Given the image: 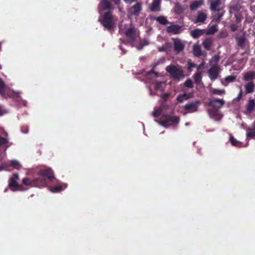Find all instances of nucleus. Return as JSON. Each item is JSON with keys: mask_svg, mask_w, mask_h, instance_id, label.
Returning <instances> with one entry per match:
<instances>
[{"mask_svg": "<svg viewBox=\"0 0 255 255\" xmlns=\"http://www.w3.org/2000/svg\"><path fill=\"white\" fill-rule=\"evenodd\" d=\"M120 30L121 32H124L130 40H133L137 35L136 30L134 27L130 26L127 28V24L124 23V21L120 26Z\"/></svg>", "mask_w": 255, "mask_h": 255, "instance_id": "f257e3e1", "label": "nucleus"}, {"mask_svg": "<svg viewBox=\"0 0 255 255\" xmlns=\"http://www.w3.org/2000/svg\"><path fill=\"white\" fill-rule=\"evenodd\" d=\"M166 70L172 78L178 80L183 77V71L180 68L174 65L167 66Z\"/></svg>", "mask_w": 255, "mask_h": 255, "instance_id": "f03ea898", "label": "nucleus"}, {"mask_svg": "<svg viewBox=\"0 0 255 255\" xmlns=\"http://www.w3.org/2000/svg\"><path fill=\"white\" fill-rule=\"evenodd\" d=\"M179 118L177 117L166 116L158 123L161 126L167 128L170 125L178 123Z\"/></svg>", "mask_w": 255, "mask_h": 255, "instance_id": "7ed1b4c3", "label": "nucleus"}, {"mask_svg": "<svg viewBox=\"0 0 255 255\" xmlns=\"http://www.w3.org/2000/svg\"><path fill=\"white\" fill-rule=\"evenodd\" d=\"M115 23V20L109 12H106L104 16L102 24L107 29L112 28Z\"/></svg>", "mask_w": 255, "mask_h": 255, "instance_id": "20e7f679", "label": "nucleus"}, {"mask_svg": "<svg viewBox=\"0 0 255 255\" xmlns=\"http://www.w3.org/2000/svg\"><path fill=\"white\" fill-rule=\"evenodd\" d=\"M221 69L218 64H214L211 66V68L208 71V74L211 80H215L218 78Z\"/></svg>", "mask_w": 255, "mask_h": 255, "instance_id": "39448f33", "label": "nucleus"}, {"mask_svg": "<svg viewBox=\"0 0 255 255\" xmlns=\"http://www.w3.org/2000/svg\"><path fill=\"white\" fill-rule=\"evenodd\" d=\"M224 104L225 101L223 99H213L209 101V105L216 110L221 108Z\"/></svg>", "mask_w": 255, "mask_h": 255, "instance_id": "423d86ee", "label": "nucleus"}, {"mask_svg": "<svg viewBox=\"0 0 255 255\" xmlns=\"http://www.w3.org/2000/svg\"><path fill=\"white\" fill-rule=\"evenodd\" d=\"M141 9V3L137 2L128 9V12L130 15H137Z\"/></svg>", "mask_w": 255, "mask_h": 255, "instance_id": "0eeeda50", "label": "nucleus"}, {"mask_svg": "<svg viewBox=\"0 0 255 255\" xmlns=\"http://www.w3.org/2000/svg\"><path fill=\"white\" fill-rule=\"evenodd\" d=\"M200 102L196 101L194 103H191L188 104H186L184 106V109L187 111V113H193L197 111L198 106H199ZM184 115L185 113L184 114Z\"/></svg>", "mask_w": 255, "mask_h": 255, "instance_id": "6e6552de", "label": "nucleus"}, {"mask_svg": "<svg viewBox=\"0 0 255 255\" xmlns=\"http://www.w3.org/2000/svg\"><path fill=\"white\" fill-rule=\"evenodd\" d=\"M18 175L16 174H14L10 179V182L9 183V186L10 188L13 191L20 190V188L18 186L16 183V181L18 180Z\"/></svg>", "mask_w": 255, "mask_h": 255, "instance_id": "1a4fd4ad", "label": "nucleus"}, {"mask_svg": "<svg viewBox=\"0 0 255 255\" xmlns=\"http://www.w3.org/2000/svg\"><path fill=\"white\" fill-rule=\"evenodd\" d=\"M110 7L111 4L108 0H103L102 1L99 6V12L100 14H103L104 13V11L110 8Z\"/></svg>", "mask_w": 255, "mask_h": 255, "instance_id": "9d476101", "label": "nucleus"}, {"mask_svg": "<svg viewBox=\"0 0 255 255\" xmlns=\"http://www.w3.org/2000/svg\"><path fill=\"white\" fill-rule=\"evenodd\" d=\"M40 174L43 177H46L50 180H51L54 178L53 172L50 169H47L45 170L41 171Z\"/></svg>", "mask_w": 255, "mask_h": 255, "instance_id": "9b49d317", "label": "nucleus"}, {"mask_svg": "<svg viewBox=\"0 0 255 255\" xmlns=\"http://www.w3.org/2000/svg\"><path fill=\"white\" fill-rule=\"evenodd\" d=\"M207 18L205 13L199 11L198 12L196 19L194 20V23L203 22Z\"/></svg>", "mask_w": 255, "mask_h": 255, "instance_id": "f8f14e48", "label": "nucleus"}, {"mask_svg": "<svg viewBox=\"0 0 255 255\" xmlns=\"http://www.w3.org/2000/svg\"><path fill=\"white\" fill-rule=\"evenodd\" d=\"M167 31L169 33L173 34H177L181 31V27L177 25H171L167 27Z\"/></svg>", "mask_w": 255, "mask_h": 255, "instance_id": "ddd939ff", "label": "nucleus"}, {"mask_svg": "<svg viewBox=\"0 0 255 255\" xmlns=\"http://www.w3.org/2000/svg\"><path fill=\"white\" fill-rule=\"evenodd\" d=\"M67 187V185L64 183H61L55 186L51 187L49 190L53 193L60 192Z\"/></svg>", "mask_w": 255, "mask_h": 255, "instance_id": "4468645a", "label": "nucleus"}, {"mask_svg": "<svg viewBox=\"0 0 255 255\" xmlns=\"http://www.w3.org/2000/svg\"><path fill=\"white\" fill-rule=\"evenodd\" d=\"M174 49L177 52L181 51L184 47L183 43L178 39H175L174 41Z\"/></svg>", "mask_w": 255, "mask_h": 255, "instance_id": "2eb2a0df", "label": "nucleus"}, {"mask_svg": "<svg viewBox=\"0 0 255 255\" xmlns=\"http://www.w3.org/2000/svg\"><path fill=\"white\" fill-rule=\"evenodd\" d=\"M208 113L210 117L216 121L219 120L222 117V115L216 111H209Z\"/></svg>", "mask_w": 255, "mask_h": 255, "instance_id": "dca6fc26", "label": "nucleus"}, {"mask_svg": "<svg viewBox=\"0 0 255 255\" xmlns=\"http://www.w3.org/2000/svg\"><path fill=\"white\" fill-rule=\"evenodd\" d=\"M247 112L251 113L255 108V100L250 99L248 104L247 105Z\"/></svg>", "mask_w": 255, "mask_h": 255, "instance_id": "f3484780", "label": "nucleus"}, {"mask_svg": "<svg viewBox=\"0 0 255 255\" xmlns=\"http://www.w3.org/2000/svg\"><path fill=\"white\" fill-rule=\"evenodd\" d=\"M255 85L252 81L248 82L245 85L246 92L247 93H251L254 91Z\"/></svg>", "mask_w": 255, "mask_h": 255, "instance_id": "a211bd4d", "label": "nucleus"}, {"mask_svg": "<svg viewBox=\"0 0 255 255\" xmlns=\"http://www.w3.org/2000/svg\"><path fill=\"white\" fill-rule=\"evenodd\" d=\"M160 0H153L150 9L152 11H158L160 9Z\"/></svg>", "mask_w": 255, "mask_h": 255, "instance_id": "6ab92c4d", "label": "nucleus"}, {"mask_svg": "<svg viewBox=\"0 0 255 255\" xmlns=\"http://www.w3.org/2000/svg\"><path fill=\"white\" fill-rule=\"evenodd\" d=\"M204 33L203 30L196 29L191 32V35L193 38H196L202 35Z\"/></svg>", "mask_w": 255, "mask_h": 255, "instance_id": "aec40b11", "label": "nucleus"}, {"mask_svg": "<svg viewBox=\"0 0 255 255\" xmlns=\"http://www.w3.org/2000/svg\"><path fill=\"white\" fill-rule=\"evenodd\" d=\"M193 54L196 56H199L201 54L200 46L198 44H194L193 46Z\"/></svg>", "mask_w": 255, "mask_h": 255, "instance_id": "412c9836", "label": "nucleus"}, {"mask_svg": "<svg viewBox=\"0 0 255 255\" xmlns=\"http://www.w3.org/2000/svg\"><path fill=\"white\" fill-rule=\"evenodd\" d=\"M254 78H255V73L252 72H247L244 76V79L245 81H249Z\"/></svg>", "mask_w": 255, "mask_h": 255, "instance_id": "4be33fe9", "label": "nucleus"}, {"mask_svg": "<svg viewBox=\"0 0 255 255\" xmlns=\"http://www.w3.org/2000/svg\"><path fill=\"white\" fill-rule=\"evenodd\" d=\"M202 4L203 1L202 0L195 1L191 4L190 8L192 10H195L202 5Z\"/></svg>", "mask_w": 255, "mask_h": 255, "instance_id": "5701e85b", "label": "nucleus"}, {"mask_svg": "<svg viewBox=\"0 0 255 255\" xmlns=\"http://www.w3.org/2000/svg\"><path fill=\"white\" fill-rule=\"evenodd\" d=\"M221 0H213V1L211 2V6L210 8L212 10L215 11L218 6H219Z\"/></svg>", "mask_w": 255, "mask_h": 255, "instance_id": "b1692460", "label": "nucleus"}, {"mask_svg": "<svg viewBox=\"0 0 255 255\" xmlns=\"http://www.w3.org/2000/svg\"><path fill=\"white\" fill-rule=\"evenodd\" d=\"M192 97V95H188L186 94L179 95L177 97V100L179 102H182L184 100H187Z\"/></svg>", "mask_w": 255, "mask_h": 255, "instance_id": "393cba45", "label": "nucleus"}, {"mask_svg": "<svg viewBox=\"0 0 255 255\" xmlns=\"http://www.w3.org/2000/svg\"><path fill=\"white\" fill-rule=\"evenodd\" d=\"M211 93L215 95H223L225 94V92L223 90H220L217 89L211 88L210 90Z\"/></svg>", "mask_w": 255, "mask_h": 255, "instance_id": "a878e982", "label": "nucleus"}, {"mask_svg": "<svg viewBox=\"0 0 255 255\" xmlns=\"http://www.w3.org/2000/svg\"><path fill=\"white\" fill-rule=\"evenodd\" d=\"M202 76V73L201 72L196 73L194 76L195 82L197 84H199L201 82Z\"/></svg>", "mask_w": 255, "mask_h": 255, "instance_id": "bb28decb", "label": "nucleus"}, {"mask_svg": "<svg viewBox=\"0 0 255 255\" xmlns=\"http://www.w3.org/2000/svg\"><path fill=\"white\" fill-rule=\"evenodd\" d=\"M230 140L233 146H239V147H240V146H242V143L240 141L236 140L235 138H234L232 136H230Z\"/></svg>", "mask_w": 255, "mask_h": 255, "instance_id": "cd10ccee", "label": "nucleus"}, {"mask_svg": "<svg viewBox=\"0 0 255 255\" xmlns=\"http://www.w3.org/2000/svg\"><path fill=\"white\" fill-rule=\"evenodd\" d=\"M165 86V84L163 82H156L154 85L155 89L159 91H163Z\"/></svg>", "mask_w": 255, "mask_h": 255, "instance_id": "c85d7f7f", "label": "nucleus"}, {"mask_svg": "<svg viewBox=\"0 0 255 255\" xmlns=\"http://www.w3.org/2000/svg\"><path fill=\"white\" fill-rule=\"evenodd\" d=\"M164 108L165 106L162 105L158 109H155L154 112L153 113V116L154 117H158Z\"/></svg>", "mask_w": 255, "mask_h": 255, "instance_id": "c756f323", "label": "nucleus"}, {"mask_svg": "<svg viewBox=\"0 0 255 255\" xmlns=\"http://www.w3.org/2000/svg\"><path fill=\"white\" fill-rule=\"evenodd\" d=\"M10 166H11L13 168L18 169L20 168L21 165L20 163L16 160H12L10 161Z\"/></svg>", "mask_w": 255, "mask_h": 255, "instance_id": "7c9ffc66", "label": "nucleus"}, {"mask_svg": "<svg viewBox=\"0 0 255 255\" xmlns=\"http://www.w3.org/2000/svg\"><path fill=\"white\" fill-rule=\"evenodd\" d=\"M217 30V26L216 25H213L210 27L207 31L208 34H213Z\"/></svg>", "mask_w": 255, "mask_h": 255, "instance_id": "2f4dec72", "label": "nucleus"}, {"mask_svg": "<svg viewBox=\"0 0 255 255\" xmlns=\"http://www.w3.org/2000/svg\"><path fill=\"white\" fill-rule=\"evenodd\" d=\"M219 59V57L217 55L214 56L210 61L211 66H212L214 64H217Z\"/></svg>", "mask_w": 255, "mask_h": 255, "instance_id": "473e14b6", "label": "nucleus"}, {"mask_svg": "<svg viewBox=\"0 0 255 255\" xmlns=\"http://www.w3.org/2000/svg\"><path fill=\"white\" fill-rule=\"evenodd\" d=\"M211 43H212V42H211V40L206 39V40L204 41V42L203 43L204 46L206 49H209L211 45Z\"/></svg>", "mask_w": 255, "mask_h": 255, "instance_id": "72a5a7b5", "label": "nucleus"}, {"mask_svg": "<svg viewBox=\"0 0 255 255\" xmlns=\"http://www.w3.org/2000/svg\"><path fill=\"white\" fill-rule=\"evenodd\" d=\"M156 20L158 22L162 24H165L167 23L166 19L163 16L158 17V18H157Z\"/></svg>", "mask_w": 255, "mask_h": 255, "instance_id": "f704fd0d", "label": "nucleus"}, {"mask_svg": "<svg viewBox=\"0 0 255 255\" xmlns=\"http://www.w3.org/2000/svg\"><path fill=\"white\" fill-rule=\"evenodd\" d=\"M247 135L248 137H251L253 138L255 137V129H254L253 128H251L250 131L249 132H248Z\"/></svg>", "mask_w": 255, "mask_h": 255, "instance_id": "c9c22d12", "label": "nucleus"}, {"mask_svg": "<svg viewBox=\"0 0 255 255\" xmlns=\"http://www.w3.org/2000/svg\"><path fill=\"white\" fill-rule=\"evenodd\" d=\"M5 91V86L3 81L0 79V94H3Z\"/></svg>", "mask_w": 255, "mask_h": 255, "instance_id": "e433bc0d", "label": "nucleus"}, {"mask_svg": "<svg viewBox=\"0 0 255 255\" xmlns=\"http://www.w3.org/2000/svg\"><path fill=\"white\" fill-rule=\"evenodd\" d=\"M33 182L30 179L28 178H24L22 180V183L25 185H30L32 184Z\"/></svg>", "mask_w": 255, "mask_h": 255, "instance_id": "4c0bfd02", "label": "nucleus"}, {"mask_svg": "<svg viewBox=\"0 0 255 255\" xmlns=\"http://www.w3.org/2000/svg\"><path fill=\"white\" fill-rule=\"evenodd\" d=\"M214 17L213 20L215 21H219L220 20L221 17L223 15V13H215L214 14Z\"/></svg>", "mask_w": 255, "mask_h": 255, "instance_id": "58836bf2", "label": "nucleus"}, {"mask_svg": "<svg viewBox=\"0 0 255 255\" xmlns=\"http://www.w3.org/2000/svg\"><path fill=\"white\" fill-rule=\"evenodd\" d=\"M184 85L188 88H192L193 86V83L190 79H188L185 82Z\"/></svg>", "mask_w": 255, "mask_h": 255, "instance_id": "ea45409f", "label": "nucleus"}, {"mask_svg": "<svg viewBox=\"0 0 255 255\" xmlns=\"http://www.w3.org/2000/svg\"><path fill=\"white\" fill-rule=\"evenodd\" d=\"M7 142V140L6 138H3L0 136V145H3Z\"/></svg>", "mask_w": 255, "mask_h": 255, "instance_id": "a19ab883", "label": "nucleus"}, {"mask_svg": "<svg viewBox=\"0 0 255 255\" xmlns=\"http://www.w3.org/2000/svg\"><path fill=\"white\" fill-rule=\"evenodd\" d=\"M235 79V77L233 76H229L225 78V80L228 82H232Z\"/></svg>", "mask_w": 255, "mask_h": 255, "instance_id": "79ce46f5", "label": "nucleus"}, {"mask_svg": "<svg viewBox=\"0 0 255 255\" xmlns=\"http://www.w3.org/2000/svg\"><path fill=\"white\" fill-rule=\"evenodd\" d=\"M147 75L149 77H154L156 76L157 73L151 70L147 73Z\"/></svg>", "mask_w": 255, "mask_h": 255, "instance_id": "37998d69", "label": "nucleus"}, {"mask_svg": "<svg viewBox=\"0 0 255 255\" xmlns=\"http://www.w3.org/2000/svg\"><path fill=\"white\" fill-rule=\"evenodd\" d=\"M187 65H188V68L189 69H190L192 67H196V65L195 64H194L193 63H191L190 61H189L188 62Z\"/></svg>", "mask_w": 255, "mask_h": 255, "instance_id": "c03bdc74", "label": "nucleus"}, {"mask_svg": "<svg viewBox=\"0 0 255 255\" xmlns=\"http://www.w3.org/2000/svg\"><path fill=\"white\" fill-rule=\"evenodd\" d=\"M231 28L233 31H235L237 29V26L233 24L231 25Z\"/></svg>", "mask_w": 255, "mask_h": 255, "instance_id": "a18cd8bd", "label": "nucleus"}, {"mask_svg": "<svg viewBox=\"0 0 255 255\" xmlns=\"http://www.w3.org/2000/svg\"><path fill=\"white\" fill-rule=\"evenodd\" d=\"M136 0H125V1L127 2V3H131L134 1H135Z\"/></svg>", "mask_w": 255, "mask_h": 255, "instance_id": "49530a36", "label": "nucleus"}, {"mask_svg": "<svg viewBox=\"0 0 255 255\" xmlns=\"http://www.w3.org/2000/svg\"><path fill=\"white\" fill-rule=\"evenodd\" d=\"M204 65V63L203 62L200 65H199L198 67H197V70H199L200 68H201Z\"/></svg>", "mask_w": 255, "mask_h": 255, "instance_id": "de8ad7c7", "label": "nucleus"}, {"mask_svg": "<svg viewBox=\"0 0 255 255\" xmlns=\"http://www.w3.org/2000/svg\"><path fill=\"white\" fill-rule=\"evenodd\" d=\"M4 113V111L0 107V116L2 115Z\"/></svg>", "mask_w": 255, "mask_h": 255, "instance_id": "09e8293b", "label": "nucleus"}, {"mask_svg": "<svg viewBox=\"0 0 255 255\" xmlns=\"http://www.w3.org/2000/svg\"><path fill=\"white\" fill-rule=\"evenodd\" d=\"M11 96H17V93H15L13 91H11V94H10Z\"/></svg>", "mask_w": 255, "mask_h": 255, "instance_id": "8fccbe9b", "label": "nucleus"}, {"mask_svg": "<svg viewBox=\"0 0 255 255\" xmlns=\"http://www.w3.org/2000/svg\"><path fill=\"white\" fill-rule=\"evenodd\" d=\"M168 96V94H164V95L163 96V98H167Z\"/></svg>", "mask_w": 255, "mask_h": 255, "instance_id": "3c124183", "label": "nucleus"}, {"mask_svg": "<svg viewBox=\"0 0 255 255\" xmlns=\"http://www.w3.org/2000/svg\"><path fill=\"white\" fill-rule=\"evenodd\" d=\"M164 50H165V49H164V48L163 47H161V48H159V50L160 51H164Z\"/></svg>", "mask_w": 255, "mask_h": 255, "instance_id": "603ef678", "label": "nucleus"}, {"mask_svg": "<svg viewBox=\"0 0 255 255\" xmlns=\"http://www.w3.org/2000/svg\"><path fill=\"white\" fill-rule=\"evenodd\" d=\"M144 43H143V45H147L148 44V42L147 41H143Z\"/></svg>", "mask_w": 255, "mask_h": 255, "instance_id": "864d4df0", "label": "nucleus"}, {"mask_svg": "<svg viewBox=\"0 0 255 255\" xmlns=\"http://www.w3.org/2000/svg\"><path fill=\"white\" fill-rule=\"evenodd\" d=\"M253 128H254V129H255V122H254V123L253 124Z\"/></svg>", "mask_w": 255, "mask_h": 255, "instance_id": "5fc2aeb1", "label": "nucleus"}, {"mask_svg": "<svg viewBox=\"0 0 255 255\" xmlns=\"http://www.w3.org/2000/svg\"><path fill=\"white\" fill-rule=\"evenodd\" d=\"M242 95V91H241L239 94V96H241Z\"/></svg>", "mask_w": 255, "mask_h": 255, "instance_id": "6e6d98bb", "label": "nucleus"}, {"mask_svg": "<svg viewBox=\"0 0 255 255\" xmlns=\"http://www.w3.org/2000/svg\"><path fill=\"white\" fill-rule=\"evenodd\" d=\"M119 0H117V1H116V3H118L119 2Z\"/></svg>", "mask_w": 255, "mask_h": 255, "instance_id": "4d7b16f0", "label": "nucleus"}, {"mask_svg": "<svg viewBox=\"0 0 255 255\" xmlns=\"http://www.w3.org/2000/svg\"><path fill=\"white\" fill-rule=\"evenodd\" d=\"M2 169V168H1V169H0V170H1Z\"/></svg>", "mask_w": 255, "mask_h": 255, "instance_id": "13d9d810", "label": "nucleus"}]
</instances>
